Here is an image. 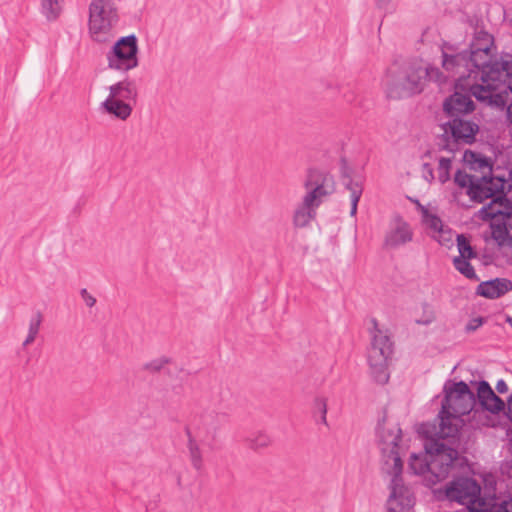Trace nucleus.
Here are the masks:
<instances>
[{
    "mask_svg": "<svg viewBox=\"0 0 512 512\" xmlns=\"http://www.w3.org/2000/svg\"><path fill=\"white\" fill-rule=\"evenodd\" d=\"M463 159L471 165L472 169L482 171L483 175L479 177L457 170L453 183L458 189L452 191L453 201L460 203V196L464 190L471 201L481 203L488 198H493L492 202L482 207L480 211L483 219H493L498 215L509 214V211L498 208L502 206L505 181L491 175L492 166L489 160L472 151H465Z\"/></svg>",
    "mask_w": 512,
    "mask_h": 512,
    "instance_id": "obj_1",
    "label": "nucleus"
},
{
    "mask_svg": "<svg viewBox=\"0 0 512 512\" xmlns=\"http://www.w3.org/2000/svg\"><path fill=\"white\" fill-rule=\"evenodd\" d=\"M376 436L381 451L382 470L390 475V495L387 500L388 512H399L414 505L412 492L403 484L400 441L402 431L397 423L383 416L376 426Z\"/></svg>",
    "mask_w": 512,
    "mask_h": 512,
    "instance_id": "obj_2",
    "label": "nucleus"
},
{
    "mask_svg": "<svg viewBox=\"0 0 512 512\" xmlns=\"http://www.w3.org/2000/svg\"><path fill=\"white\" fill-rule=\"evenodd\" d=\"M424 438V453H412L409 469L415 475L424 476L431 484L446 479L459 462V453L444 442L436 423H423L418 429Z\"/></svg>",
    "mask_w": 512,
    "mask_h": 512,
    "instance_id": "obj_3",
    "label": "nucleus"
},
{
    "mask_svg": "<svg viewBox=\"0 0 512 512\" xmlns=\"http://www.w3.org/2000/svg\"><path fill=\"white\" fill-rule=\"evenodd\" d=\"M445 397L437 419V431L442 438H455L459 432L461 416L469 414L476 396L464 381L444 387Z\"/></svg>",
    "mask_w": 512,
    "mask_h": 512,
    "instance_id": "obj_4",
    "label": "nucleus"
},
{
    "mask_svg": "<svg viewBox=\"0 0 512 512\" xmlns=\"http://www.w3.org/2000/svg\"><path fill=\"white\" fill-rule=\"evenodd\" d=\"M481 84L470 86V95L489 106L503 108L508 92L512 93V58L501 57L484 73Z\"/></svg>",
    "mask_w": 512,
    "mask_h": 512,
    "instance_id": "obj_5",
    "label": "nucleus"
},
{
    "mask_svg": "<svg viewBox=\"0 0 512 512\" xmlns=\"http://www.w3.org/2000/svg\"><path fill=\"white\" fill-rule=\"evenodd\" d=\"M446 80L443 72L433 65H425L422 61L405 62L399 69L394 80L387 86V95L398 99L421 93L426 84L434 81L438 84Z\"/></svg>",
    "mask_w": 512,
    "mask_h": 512,
    "instance_id": "obj_6",
    "label": "nucleus"
},
{
    "mask_svg": "<svg viewBox=\"0 0 512 512\" xmlns=\"http://www.w3.org/2000/svg\"><path fill=\"white\" fill-rule=\"evenodd\" d=\"M304 187L307 192L293 215V224L297 228L306 227L316 217V211L324 199L335 192V180L328 172L310 169Z\"/></svg>",
    "mask_w": 512,
    "mask_h": 512,
    "instance_id": "obj_7",
    "label": "nucleus"
},
{
    "mask_svg": "<svg viewBox=\"0 0 512 512\" xmlns=\"http://www.w3.org/2000/svg\"><path fill=\"white\" fill-rule=\"evenodd\" d=\"M442 68L452 77H456L460 85L470 91V86L482 83V70L467 51H457V47L448 42L441 45Z\"/></svg>",
    "mask_w": 512,
    "mask_h": 512,
    "instance_id": "obj_8",
    "label": "nucleus"
},
{
    "mask_svg": "<svg viewBox=\"0 0 512 512\" xmlns=\"http://www.w3.org/2000/svg\"><path fill=\"white\" fill-rule=\"evenodd\" d=\"M371 323V345L368 349L367 360L374 380L380 384H385L389 379L387 367L388 359L393 352V343L388 331L380 329L376 319H372Z\"/></svg>",
    "mask_w": 512,
    "mask_h": 512,
    "instance_id": "obj_9",
    "label": "nucleus"
},
{
    "mask_svg": "<svg viewBox=\"0 0 512 512\" xmlns=\"http://www.w3.org/2000/svg\"><path fill=\"white\" fill-rule=\"evenodd\" d=\"M116 0H91L89 4V32L93 41L107 43L111 40L112 29L118 23Z\"/></svg>",
    "mask_w": 512,
    "mask_h": 512,
    "instance_id": "obj_10",
    "label": "nucleus"
},
{
    "mask_svg": "<svg viewBox=\"0 0 512 512\" xmlns=\"http://www.w3.org/2000/svg\"><path fill=\"white\" fill-rule=\"evenodd\" d=\"M445 495L449 501L466 506L471 512L485 511L489 507L488 498L481 496V487L472 478L454 479L446 486Z\"/></svg>",
    "mask_w": 512,
    "mask_h": 512,
    "instance_id": "obj_11",
    "label": "nucleus"
},
{
    "mask_svg": "<svg viewBox=\"0 0 512 512\" xmlns=\"http://www.w3.org/2000/svg\"><path fill=\"white\" fill-rule=\"evenodd\" d=\"M444 134L438 142L439 150L454 153L460 144H472L479 126L467 117H454L442 125Z\"/></svg>",
    "mask_w": 512,
    "mask_h": 512,
    "instance_id": "obj_12",
    "label": "nucleus"
},
{
    "mask_svg": "<svg viewBox=\"0 0 512 512\" xmlns=\"http://www.w3.org/2000/svg\"><path fill=\"white\" fill-rule=\"evenodd\" d=\"M138 40L134 34L119 38L106 53L107 66L111 70L127 72L139 65Z\"/></svg>",
    "mask_w": 512,
    "mask_h": 512,
    "instance_id": "obj_13",
    "label": "nucleus"
},
{
    "mask_svg": "<svg viewBox=\"0 0 512 512\" xmlns=\"http://www.w3.org/2000/svg\"><path fill=\"white\" fill-rule=\"evenodd\" d=\"M467 52L472 57V62L482 70V79L486 77L484 73L494 66L495 61H498L494 59L496 54L494 37L483 28L475 29Z\"/></svg>",
    "mask_w": 512,
    "mask_h": 512,
    "instance_id": "obj_14",
    "label": "nucleus"
},
{
    "mask_svg": "<svg viewBox=\"0 0 512 512\" xmlns=\"http://www.w3.org/2000/svg\"><path fill=\"white\" fill-rule=\"evenodd\" d=\"M413 230L410 224L400 215H395L390 221L389 228L384 237V246L396 249L413 240Z\"/></svg>",
    "mask_w": 512,
    "mask_h": 512,
    "instance_id": "obj_15",
    "label": "nucleus"
},
{
    "mask_svg": "<svg viewBox=\"0 0 512 512\" xmlns=\"http://www.w3.org/2000/svg\"><path fill=\"white\" fill-rule=\"evenodd\" d=\"M475 109L470 95L455 92L443 104V110L450 119L454 117H467Z\"/></svg>",
    "mask_w": 512,
    "mask_h": 512,
    "instance_id": "obj_16",
    "label": "nucleus"
},
{
    "mask_svg": "<svg viewBox=\"0 0 512 512\" xmlns=\"http://www.w3.org/2000/svg\"><path fill=\"white\" fill-rule=\"evenodd\" d=\"M480 405L487 411L497 414L504 410L505 403L498 397L486 381H480L475 395Z\"/></svg>",
    "mask_w": 512,
    "mask_h": 512,
    "instance_id": "obj_17",
    "label": "nucleus"
},
{
    "mask_svg": "<svg viewBox=\"0 0 512 512\" xmlns=\"http://www.w3.org/2000/svg\"><path fill=\"white\" fill-rule=\"evenodd\" d=\"M512 290V282L505 278H495L493 280L481 282L477 287V294L489 298H499Z\"/></svg>",
    "mask_w": 512,
    "mask_h": 512,
    "instance_id": "obj_18",
    "label": "nucleus"
},
{
    "mask_svg": "<svg viewBox=\"0 0 512 512\" xmlns=\"http://www.w3.org/2000/svg\"><path fill=\"white\" fill-rule=\"evenodd\" d=\"M109 97L119 101H134L137 97V89L133 81H119L109 87Z\"/></svg>",
    "mask_w": 512,
    "mask_h": 512,
    "instance_id": "obj_19",
    "label": "nucleus"
},
{
    "mask_svg": "<svg viewBox=\"0 0 512 512\" xmlns=\"http://www.w3.org/2000/svg\"><path fill=\"white\" fill-rule=\"evenodd\" d=\"M101 107L108 114L121 120H126L132 113V106L129 102L119 101L109 96L102 102Z\"/></svg>",
    "mask_w": 512,
    "mask_h": 512,
    "instance_id": "obj_20",
    "label": "nucleus"
},
{
    "mask_svg": "<svg viewBox=\"0 0 512 512\" xmlns=\"http://www.w3.org/2000/svg\"><path fill=\"white\" fill-rule=\"evenodd\" d=\"M343 185L350 191L351 210L350 215L355 216L357 213V205L363 192L362 182L353 180L347 172L342 175Z\"/></svg>",
    "mask_w": 512,
    "mask_h": 512,
    "instance_id": "obj_21",
    "label": "nucleus"
},
{
    "mask_svg": "<svg viewBox=\"0 0 512 512\" xmlns=\"http://www.w3.org/2000/svg\"><path fill=\"white\" fill-rule=\"evenodd\" d=\"M40 6L48 21H55L62 12V0H40Z\"/></svg>",
    "mask_w": 512,
    "mask_h": 512,
    "instance_id": "obj_22",
    "label": "nucleus"
},
{
    "mask_svg": "<svg viewBox=\"0 0 512 512\" xmlns=\"http://www.w3.org/2000/svg\"><path fill=\"white\" fill-rule=\"evenodd\" d=\"M42 320L43 317L40 312H36L35 314L32 315V317L29 320L28 334L22 343L23 347H27L35 341L40 331Z\"/></svg>",
    "mask_w": 512,
    "mask_h": 512,
    "instance_id": "obj_23",
    "label": "nucleus"
},
{
    "mask_svg": "<svg viewBox=\"0 0 512 512\" xmlns=\"http://www.w3.org/2000/svg\"><path fill=\"white\" fill-rule=\"evenodd\" d=\"M470 258H457L454 257L453 265L455 269L470 280H478L473 266L469 262Z\"/></svg>",
    "mask_w": 512,
    "mask_h": 512,
    "instance_id": "obj_24",
    "label": "nucleus"
},
{
    "mask_svg": "<svg viewBox=\"0 0 512 512\" xmlns=\"http://www.w3.org/2000/svg\"><path fill=\"white\" fill-rule=\"evenodd\" d=\"M419 208L422 213L423 223L431 230L440 232L443 227L442 220L437 215L430 213L429 210L421 204H419Z\"/></svg>",
    "mask_w": 512,
    "mask_h": 512,
    "instance_id": "obj_25",
    "label": "nucleus"
},
{
    "mask_svg": "<svg viewBox=\"0 0 512 512\" xmlns=\"http://www.w3.org/2000/svg\"><path fill=\"white\" fill-rule=\"evenodd\" d=\"M327 400L324 397H316L313 401V416L317 422L328 425L327 422Z\"/></svg>",
    "mask_w": 512,
    "mask_h": 512,
    "instance_id": "obj_26",
    "label": "nucleus"
},
{
    "mask_svg": "<svg viewBox=\"0 0 512 512\" xmlns=\"http://www.w3.org/2000/svg\"><path fill=\"white\" fill-rule=\"evenodd\" d=\"M457 247L459 255L457 258H475L476 252L470 245L469 240L464 235H457Z\"/></svg>",
    "mask_w": 512,
    "mask_h": 512,
    "instance_id": "obj_27",
    "label": "nucleus"
},
{
    "mask_svg": "<svg viewBox=\"0 0 512 512\" xmlns=\"http://www.w3.org/2000/svg\"><path fill=\"white\" fill-rule=\"evenodd\" d=\"M451 163V158L441 157L439 159L437 172L438 180L441 184H445L447 181L450 180V171L452 167Z\"/></svg>",
    "mask_w": 512,
    "mask_h": 512,
    "instance_id": "obj_28",
    "label": "nucleus"
},
{
    "mask_svg": "<svg viewBox=\"0 0 512 512\" xmlns=\"http://www.w3.org/2000/svg\"><path fill=\"white\" fill-rule=\"evenodd\" d=\"M270 442V437L266 433L260 432L249 439V446L252 449H260L267 447Z\"/></svg>",
    "mask_w": 512,
    "mask_h": 512,
    "instance_id": "obj_29",
    "label": "nucleus"
},
{
    "mask_svg": "<svg viewBox=\"0 0 512 512\" xmlns=\"http://www.w3.org/2000/svg\"><path fill=\"white\" fill-rule=\"evenodd\" d=\"M189 451L192 465L195 469L200 470L203 466L202 455L198 445L192 441L189 443Z\"/></svg>",
    "mask_w": 512,
    "mask_h": 512,
    "instance_id": "obj_30",
    "label": "nucleus"
},
{
    "mask_svg": "<svg viewBox=\"0 0 512 512\" xmlns=\"http://www.w3.org/2000/svg\"><path fill=\"white\" fill-rule=\"evenodd\" d=\"M489 507L485 511L481 512H511L510 508L512 504L508 501H502L501 503H496L495 498H488Z\"/></svg>",
    "mask_w": 512,
    "mask_h": 512,
    "instance_id": "obj_31",
    "label": "nucleus"
},
{
    "mask_svg": "<svg viewBox=\"0 0 512 512\" xmlns=\"http://www.w3.org/2000/svg\"><path fill=\"white\" fill-rule=\"evenodd\" d=\"M169 359L166 357H161L154 359L144 365V368L150 372H158L160 371L166 364H168Z\"/></svg>",
    "mask_w": 512,
    "mask_h": 512,
    "instance_id": "obj_32",
    "label": "nucleus"
},
{
    "mask_svg": "<svg viewBox=\"0 0 512 512\" xmlns=\"http://www.w3.org/2000/svg\"><path fill=\"white\" fill-rule=\"evenodd\" d=\"M486 322V319L484 317H476L466 324L465 331L468 333L476 331L479 327H481Z\"/></svg>",
    "mask_w": 512,
    "mask_h": 512,
    "instance_id": "obj_33",
    "label": "nucleus"
},
{
    "mask_svg": "<svg viewBox=\"0 0 512 512\" xmlns=\"http://www.w3.org/2000/svg\"><path fill=\"white\" fill-rule=\"evenodd\" d=\"M422 172L423 177L427 182L431 183L434 180V170L429 163H424L422 165Z\"/></svg>",
    "mask_w": 512,
    "mask_h": 512,
    "instance_id": "obj_34",
    "label": "nucleus"
},
{
    "mask_svg": "<svg viewBox=\"0 0 512 512\" xmlns=\"http://www.w3.org/2000/svg\"><path fill=\"white\" fill-rule=\"evenodd\" d=\"M80 294H81V297L82 299L84 300L85 304L88 306V307H93L95 304H96V298L94 296H92L88 291L87 289H82L80 291Z\"/></svg>",
    "mask_w": 512,
    "mask_h": 512,
    "instance_id": "obj_35",
    "label": "nucleus"
},
{
    "mask_svg": "<svg viewBox=\"0 0 512 512\" xmlns=\"http://www.w3.org/2000/svg\"><path fill=\"white\" fill-rule=\"evenodd\" d=\"M492 234H493L494 239H496L499 242H503L505 236L508 234V231L505 227L498 226L497 228H495L493 230Z\"/></svg>",
    "mask_w": 512,
    "mask_h": 512,
    "instance_id": "obj_36",
    "label": "nucleus"
},
{
    "mask_svg": "<svg viewBox=\"0 0 512 512\" xmlns=\"http://www.w3.org/2000/svg\"><path fill=\"white\" fill-rule=\"evenodd\" d=\"M496 390L501 394L506 393L508 391V386L503 379L497 381Z\"/></svg>",
    "mask_w": 512,
    "mask_h": 512,
    "instance_id": "obj_37",
    "label": "nucleus"
},
{
    "mask_svg": "<svg viewBox=\"0 0 512 512\" xmlns=\"http://www.w3.org/2000/svg\"><path fill=\"white\" fill-rule=\"evenodd\" d=\"M435 317L432 312H430L424 319H418L416 320V323L422 324V325H429L434 321Z\"/></svg>",
    "mask_w": 512,
    "mask_h": 512,
    "instance_id": "obj_38",
    "label": "nucleus"
},
{
    "mask_svg": "<svg viewBox=\"0 0 512 512\" xmlns=\"http://www.w3.org/2000/svg\"><path fill=\"white\" fill-rule=\"evenodd\" d=\"M507 417L509 418L510 421H512V395L508 398V401H507Z\"/></svg>",
    "mask_w": 512,
    "mask_h": 512,
    "instance_id": "obj_39",
    "label": "nucleus"
},
{
    "mask_svg": "<svg viewBox=\"0 0 512 512\" xmlns=\"http://www.w3.org/2000/svg\"><path fill=\"white\" fill-rule=\"evenodd\" d=\"M506 116L510 124H512V102L507 107Z\"/></svg>",
    "mask_w": 512,
    "mask_h": 512,
    "instance_id": "obj_40",
    "label": "nucleus"
},
{
    "mask_svg": "<svg viewBox=\"0 0 512 512\" xmlns=\"http://www.w3.org/2000/svg\"><path fill=\"white\" fill-rule=\"evenodd\" d=\"M508 186H509V189H512V170L509 173V184H508Z\"/></svg>",
    "mask_w": 512,
    "mask_h": 512,
    "instance_id": "obj_41",
    "label": "nucleus"
},
{
    "mask_svg": "<svg viewBox=\"0 0 512 512\" xmlns=\"http://www.w3.org/2000/svg\"><path fill=\"white\" fill-rule=\"evenodd\" d=\"M508 321H509V323H510V325L512 327V318H509Z\"/></svg>",
    "mask_w": 512,
    "mask_h": 512,
    "instance_id": "obj_42",
    "label": "nucleus"
}]
</instances>
